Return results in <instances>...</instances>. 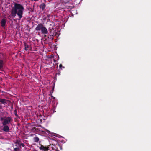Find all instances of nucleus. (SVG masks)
Masks as SVG:
<instances>
[{"instance_id": "14", "label": "nucleus", "mask_w": 151, "mask_h": 151, "mask_svg": "<svg viewBox=\"0 0 151 151\" xmlns=\"http://www.w3.org/2000/svg\"><path fill=\"white\" fill-rule=\"evenodd\" d=\"M50 97L49 98V100H48V101L49 102H50H50H51V100H50V98H51V99H55V97H53V96H52V94H50Z\"/></svg>"}, {"instance_id": "22", "label": "nucleus", "mask_w": 151, "mask_h": 151, "mask_svg": "<svg viewBox=\"0 0 151 151\" xmlns=\"http://www.w3.org/2000/svg\"><path fill=\"white\" fill-rule=\"evenodd\" d=\"M44 37H47V35H44Z\"/></svg>"}, {"instance_id": "4", "label": "nucleus", "mask_w": 151, "mask_h": 151, "mask_svg": "<svg viewBox=\"0 0 151 151\" xmlns=\"http://www.w3.org/2000/svg\"><path fill=\"white\" fill-rule=\"evenodd\" d=\"M48 24H49V27H48L49 31L50 33L51 32L52 30H54V24L53 22H48Z\"/></svg>"}, {"instance_id": "6", "label": "nucleus", "mask_w": 151, "mask_h": 151, "mask_svg": "<svg viewBox=\"0 0 151 151\" xmlns=\"http://www.w3.org/2000/svg\"><path fill=\"white\" fill-rule=\"evenodd\" d=\"M40 150H42L44 151H47L49 150V147H45L42 145H41V146L39 147Z\"/></svg>"}, {"instance_id": "2", "label": "nucleus", "mask_w": 151, "mask_h": 151, "mask_svg": "<svg viewBox=\"0 0 151 151\" xmlns=\"http://www.w3.org/2000/svg\"><path fill=\"white\" fill-rule=\"evenodd\" d=\"M36 31L41 30L42 34H47L48 33L47 29L42 23L38 24L35 28Z\"/></svg>"}, {"instance_id": "13", "label": "nucleus", "mask_w": 151, "mask_h": 151, "mask_svg": "<svg viewBox=\"0 0 151 151\" xmlns=\"http://www.w3.org/2000/svg\"><path fill=\"white\" fill-rule=\"evenodd\" d=\"M21 147H16L14 148V151H20Z\"/></svg>"}, {"instance_id": "24", "label": "nucleus", "mask_w": 151, "mask_h": 151, "mask_svg": "<svg viewBox=\"0 0 151 151\" xmlns=\"http://www.w3.org/2000/svg\"><path fill=\"white\" fill-rule=\"evenodd\" d=\"M56 35V34H55L54 35H55V36Z\"/></svg>"}, {"instance_id": "3", "label": "nucleus", "mask_w": 151, "mask_h": 151, "mask_svg": "<svg viewBox=\"0 0 151 151\" xmlns=\"http://www.w3.org/2000/svg\"><path fill=\"white\" fill-rule=\"evenodd\" d=\"M5 118L4 120L2 122L3 125H5L9 124L12 120V118L10 117H5Z\"/></svg>"}, {"instance_id": "21", "label": "nucleus", "mask_w": 151, "mask_h": 151, "mask_svg": "<svg viewBox=\"0 0 151 151\" xmlns=\"http://www.w3.org/2000/svg\"><path fill=\"white\" fill-rule=\"evenodd\" d=\"M2 109V106L0 105V109Z\"/></svg>"}, {"instance_id": "12", "label": "nucleus", "mask_w": 151, "mask_h": 151, "mask_svg": "<svg viewBox=\"0 0 151 151\" xmlns=\"http://www.w3.org/2000/svg\"><path fill=\"white\" fill-rule=\"evenodd\" d=\"M33 140L35 142H37L39 140V138L36 136L33 138Z\"/></svg>"}, {"instance_id": "8", "label": "nucleus", "mask_w": 151, "mask_h": 151, "mask_svg": "<svg viewBox=\"0 0 151 151\" xmlns=\"http://www.w3.org/2000/svg\"><path fill=\"white\" fill-rule=\"evenodd\" d=\"M6 23V19H2L1 24V25L2 27H4L5 26Z\"/></svg>"}, {"instance_id": "15", "label": "nucleus", "mask_w": 151, "mask_h": 151, "mask_svg": "<svg viewBox=\"0 0 151 151\" xmlns=\"http://www.w3.org/2000/svg\"><path fill=\"white\" fill-rule=\"evenodd\" d=\"M53 36H54L53 35H51L49 36H48L47 37V38L49 39H51V40H52L53 39Z\"/></svg>"}, {"instance_id": "5", "label": "nucleus", "mask_w": 151, "mask_h": 151, "mask_svg": "<svg viewBox=\"0 0 151 151\" xmlns=\"http://www.w3.org/2000/svg\"><path fill=\"white\" fill-rule=\"evenodd\" d=\"M24 49L26 51H27L29 50H31V47L30 45H28L26 43V42H24Z\"/></svg>"}, {"instance_id": "16", "label": "nucleus", "mask_w": 151, "mask_h": 151, "mask_svg": "<svg viewBox=\"0 0 151 151\" xmlns=\"http://www.w3.org/2000/svg\"><path fill=\"white\" fill-rule=\"evenodd\" d=\"M15 144H16L15 145V146H16L17 147H20V144L18 142H16Z\"/></svg>"}, {"instance_id": "11", "label": "nucleus", "mask_w": 151, "mask_h": 151, "mask_svg": "<svg viewBox=\"0 0 151 151\" xmlns=\"http://www.w3.org/2000/svg\"><path fill=\"white\" fill-rule=\"evenodd\" d=\"M4 66V62L2 60H0V69L2 68Z\"/></svg>"}, {"instance_id": "1", "label": "nucleus", "mask_w": 151, "mask_h": 151, "mask_svg": "<svg viewBox=\"0 0 151 151\" xmlns=\"http://www.w3.org/2000/svg\"><path fill=\"white\" fill-rule=\"evenodd\" d=\"M24 10V8L22 5L15 3L14 6L12 8L11 15L13 17H14L17 14L19 18L21 19L22 17Z\"/></svg>"}, {"instance_id": "20", "label": "nucleus", "mask_w": 151, "mask_h": 151, "mask_svg": "<svg viewBox=\"0 0 151 151\" xmlns=\"http://www.w3.org/2000/svg\"><path fill=\"white\" fill-rule=\"evenodd\" d=\"M4 117H1L0 118V120L1 121H4Z\"/></svg>"}, {"instance_id": "9", "label": "nucleus", "mask_w": 151, "mask_h": 151, "mask_svg": "<svg viewBox=\"0 0 151 151\" xmlns=\"http://www.w3.org/2000/svg\"><path fill=\"white\" fill-rule=\"evenodd\" d=\"M46 6V5L45 3H43L41 4L39 6V7L41 9H42V10H43Z\"/></svg>"}, {"instance_id": "7", "label": "nucleus", "mask_w": 151, "mask_h": 151, "mask_svg": "<svg viewBox=\"0 0 151 151\" xmlns=\"http://www.w3.org/2000/svg\"><path fill=\"white\" fill-rule=\"evenodd\" d=\"M4 126L3 129V130L5 132H8L9 130L8 126L7 125H5Z\"/></svg>"}, {"instance_id": "10", "label": "nucleus", "mask_w": 151, "mask_h": 151, "mask_svg": "<svg viewBox=\"0 0 151 151\" xmlns=\"http://www.w3.org/2000/svg\"><path fill=\"white\" fill-rule=\"evenodd\" d=\"M7 101L5 99H0V102L3 104L6 103Z\"/></svg>"}, {"instance_id": "18", "label": "nucleus", "mask_w": 151, "mask_h": 151, "mask_svg": "<svg viewBox=\"0 0 151 151\" xmlns=\"http://www.w3.org/2000/svg\"><path fill=\"white\" fill-rule=\"evenodd\" d=\"M59 67L60 68H61L62 67L63 68H65L64 67H63L62 66V64H60L59 65Z\"/></svg>"}, {"instance_id": "19", "label": "nucleus", "mask_w": 151, "mask_h": 151, "mask_svg": "<svg viewBox=\"0 0 151 151\" xmlns=\"http://www.w3.org/2000/svg\"><path fill=\"white\" fill-rule=\"evenodd\" d=\"M20 147H21V146H22L23 147H24L25 146V145L24 143L20 144Z\"/></svg>"}, {"instance_id": "17", "label": "nucleus", "mask_w": 151, "mask_h": 151, "mask_svg": "<svg viewBox=\"0 0 151 151\" xmlns=\"http://www.w3.org/2000/svg\"><path fill=\"white\" fill-rule=\"evenodd\" d=\"M14 114L15 115V116L16 117H18V114L17 113V110H14Z\"/></svg>"}, {"instance_id": "23", "label": "nucleus", "mask_w": 151, "mask_h": 151, "mask_svg": "<svg viewBox=\"0 0 151 151\" xmlns=\"http://www.w3.org/2000/svg\"><path fill=\"white\" fill-rule=\"evenodd\" d=\"M52 99H51V98H50V100H51V101Z\"/></svg>"}]
</instances>
